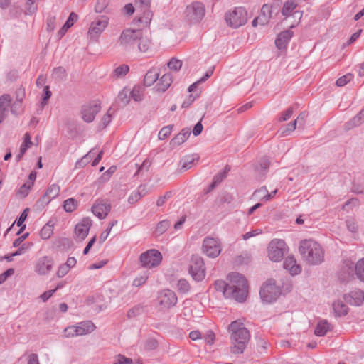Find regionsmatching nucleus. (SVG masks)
<instances>
[{
	"mask_svg": "<svg viewBox=\"0 0 364 364\" xmlns=\"http://www.w3.org/2000/svg\"><path fill=\"white\" fill-rule=\"evenodd\" d=\"M78 205V202L73 198L65 200L63 203L64 210L67 213H71L74 211Z\"/></svg>",
	"mask_w": 364,
	"mask_h": 364,
	"instance_id": "4c0bfd02",
	"label": "nucleus"
},
{
	"mask_svg": "<svg viewBox=\"0 0 364 364\" xmlns=\"http://www.w3.org/2000/svg\"><path fill=\"white\" fill-rule=\"evenodd\" d=\"M225 18L230 26L236 28L247 22V11L243 7H237L232 11L227 12Z\"/></svg>",
	"mask_w": 364,
	"mask_h": 364,
	"instance_id": "1a4fd4ad",
	"label": "nucleus"
},
{
	"mask_svg": "<svg viewBox=\"0 0 364 364\" xmlns=\"http://www.w3.org/2000/svg\"><path fill=\"white\" fill-rule=\"evenodd\" d=\"M364 122V111L362 109L356 116L346 123V129H351Z\"/></svg>",
	"mask_w": 364,
	"mask_h": 364,
	"instance_id": "cd10ccee",
	"label": "nucleus"
},
{
	"mask_svg": "<svg viewBox=\"0 0 364 364\" xmlns=\"http://www.w3.org/2000/svg\"><path fill=\"white\" fill-rule=\"evenodd\" d=\"M50 221L46 223L40 231V236L43 240H47L50 237L53 233V225L50 224Z\"/></svg>",
	"mask_w": 364,
	"mask_h": 364,
	"instance_id": "c9c22d12",
	"label": "nucleus"
},
{
	"mask_svg": "<svg viewBox=\"0 0 364 364\" xmlns=\"http://www.w3.org/2000/svg\"><path fill=\"white\" fill-rule=\"evenodd\" d=\"M101 109V103L98 100H95L85 103L82 106L81 114L82 119L86 122H92L95 118V115Z\"/></svg>",
	"mask_w": 364,
	"mask_h": 364,
	"instance_id": "f8f14e48",
	"label": "nucleus"
},
{
	"mask_svg": "<svg viewBox=\"0 0 364 364\" xmlns=\"http://www.w3.org/2000/svg\"><path fill=\"white\" fill-rule=\"evenodd\" d=\"M46 78L44 76L41 75L36 80V85L38 88H43V91H49V86L45 85Z\"/></svg>",
	"mask_w": 364,
	"mask_h": 364,
	"instance_id": "680f3d73",
	"label": "nucleus"
},
{
	"mask_svg": "<svg viewBox=\"0 0 364 364\" xmlns=\"http://www.w3.org/2000/svg\"><path fill=\"white\" fill-rule=\"evenodd\" d=\"M109 18L108 16L101 15L97 16L91 22L87 32V37L92 41H97L100 35L104 32L109 25Z\"/></svg>",
	"mask_w": 364,
	"mask_h": 364,
	"instance_id": "423d86ee",
	"label": "nucleus"
},
{
	"mask_svg": "<svg viewBox=\"0 0 364 364\" xmlns=\"http://www.w3.org/2000/svg\"><path fill=\"white\" fill-rule=\"evenodd\" d=\"M344 301L351 305L360 306L364 301V292L360 289H355L343 296Z\"/></svg>",
	"mask_w": 364,
	"mask_h": 364,
	"instance_id": "dca6fc26",
	"label": "nucleus"
},
{
	"mask_svg": "<svg viewBox=\"0 0 364 364\" xmlns=\"http://www.w3.org/2000/svg\"><path fill=\"white\" fill-rule=\"evenodd\" d=\"M213 71L211 69L207 70L203 77H201L198 80L196 81L188 87L187 91L191 92L198 89L200 84L205 82L207 79L213 75Z\"/></svg>",
	"mask_w": 364,
	"mask_h": 364,
	"instance_id": "72a5a7b5",
	"label": "nucleus"
},
{
	"mask_svg": "<svg viewBox=\"0 0 364 364\" xmlns=\"http://www.w3.org/2000/svg\"><path fill=\"white\" fill-rule=\"evenodd\" d=\"M93 149L90 150L86 155L78 160L75 164V167L80 168L89 164L93 157Z\"/></svg>",
	"mask_w": 364,
	"mask_h": 364,
	"instance_id": "58836bf2",
	"label": "nucleus"
},
{
	"mask_svg": "<svg viewBox=\"0 0 364 364\" xmlns=\"http://www.w3.org/2000/svg\"><path fill=\"white\" fill-rule=\"evenodd\" d=\"M355 272L360 279L364 280V258L356 263Z\"/></svg>",
	"mask_w": 364,
	"mask_h": 364,
	"instance_id": "a18cd8bd",
	"label": "nucleus"
},
{
	"mask_svg": "<svg viewBox=\"0 0 364 364\" xmlns=\"http://www.w3.org/2000/svg\"><path fill=\"white\" fill-rule=\"evenodd\" d=\"M354 262L351 260H346L343 262V265L342 267V274L341 276V279L343 281H347L349 279L353 277L355 272Z\"/></svg>",
	"mask_w": 364,
	"mask_h": 364,
	"instance_id": "393cba45",
	"label": "nucleus"
},
{
	"mask_svg": "<svg viewBox=\"0 0 364 364\" xmlns=\"http://www.w3.org/2000/svg\"><path fill=\"white\" fill-rule=\"evenodd\" d=\"M200 96L199 94H196V95H193V94L189 95L187 99H186L182 103V108H188L189 107L191 104L194 102V100L197 98H198Z\"/></svg>",
	"mask_w": 364,
	"mask_h": 364,
	"instance_id": "052dcab7",
	"label": "nucleus"
},
{
	"mask_svg": "<svg viewBox=\"0 0 364 364\" xmlns=\"http://www.w3.org/2000/svg\"><path fill=\"white\" fill-rule=\"evenodd\" d=\"M228 329L231 331V352L235 354H242L247 347L250 338V334L242 323L232 321Z\"/></svg>",
	"mask_w": 364,
	"mask_h": 364,
	"instance_id": "f03ea898",
	"label": "nucleus"
},
{
	"mask_svg": "<svg viewBox=\"0 0 364 364\" xmlns=\"http://www.w3.org/2000/svg\"><path fill=\"white\" fill-rule=\"evenodd\" d=\"M47 30L53 31L57 26L56 18L55 16L49 15L46 20Z\"/></svg>",
	"mask_w": 364,
	"mask_h": 364,
	"instance_id": "864d4df0",
	"label": "nucleus"
},
{
	"mask_svg": "<svg viewBox=\"0 0 364 364\" xmlns=\"http://www.w3.org/2000/svg\"><path fill=\"white\" fill-rule=\"evenodd\" d=\"M138 50L141 53H151L153 44L151 39L147 36H144L143 31L141 32V37L139 38L137 42Z\"/></svg>",
	"mask_w": 364,
	"mask_h": 364,
	"instance_id": "b1692460",
	"label": "nucleus"
},
{
	"mask_svg": "<svg viewBox=\"0 0 364 364\" xmlns=\"http://www.w3.org/2000/svg\"><path fill=\"white\" fill-rule=\"evenodd\" d=\"M353 78V75L350 73H348L341 77H339L336 82V85L339 87H343L346 85L348 82H349Z\"/></svg>",
	"mask_w": 364,
	"mask_h": 364,
	"instance_id": "603ef678",
	"label": "nucleus"
},
{
	"mask_svg": "<svg viewBox=\"0 0 364 364\" xmlns=\"http://www.w3.org/2000/svg\"><path fill=\"white\" fill-rule=\"evenodd\" d=\"M159 77V73L156 68H151L147 71L144 76V83L145 86L152 85Z\"/></svg>",
	"mask_w": 364,
	"mask_h": 364,
	"instance_id": "c85d7f7f",
	"label": "nucleus"
},
{
	"mask_svg": "<svg viewBox=\"0 0 364 364\" xmlns=\"http://www.w3.org/2000/svg\"><path fill=\"white\" fill-rule=\"evenodd\" d=\"M173 125L170 124L166 127H164L159 132L158 136L161 140H164L166 139L171 133Z\"/></svg>",
	"mask_w": 364,
	"mask_h": 364,
	"instance_id": "09e8293b",
	"label": "nucleus"
},
{
	"mask_svg": "<svg viewBox=\"0 0 364 364\" xmlns=\"http://www.w3.org/2000/svg\"><path fill=\"white\" fill-rule=\"evenodd\" d=\"M26 7L27 14H32L33 13H34L37 9L36 0H27Z\"/></svg>",
	"mask_w": 364,
	"mask_h": 364,
	"instance_id": "bf43d9fd",
	"label": "nucleus"
},
{
	"mask_svg": "<svg viewBox=\"0 0 364 364\" xmlns=\"http://www.w3.org/2000/svg\"><path fill=\"white\" fill-rule=\"evenodd\" d=\"M32 186V183H26L23 185H22L18 191V194L21 196L23 198H25L28 194V191Z\"/></svg>",
	"mask_w": 364,
	"mask_h": 364,
	"instance_id": "6e6d98bb",
	"label": "nucleus"
},
{
	"mask_svg": "<svg viewBox=\"0 0 364 364\" xmlns=\"http://www.w3.org/2000/svg\"><path fill=\"white\" fill-rule=\"evenodd\" d=\"M283 267L293 276L299 274L301 271L300 265L296 264V260L292 255L285 258Z\"/></svg>",
	"mask_w": 364,
	"mask_h": 364,
	"instance_id": "4be33fe9",
	"label": "nucleus"
},
{
	"mask_svg": "<svg viewBox=\"0 0 364 364\" xmlns=\"http://www.w3.org/2000/svg\"><path fill=\"white\" fill-rule=\"evenodd\" d=\"M205 14V6L200 1H193L188 5L184 12V16L189 23L200 22Z\"/></svg>",
	"mask_w": 364,
	"mask_h": 364,
	"instance_id": "39448f33",
	"label": "nucleus"
},
{
	"mask_svg": "<svg viewBox=\"0 0 364 364\" xmlns=\"http://www.w3.org/2000/svg\"><path fill=\"white\" fill-rule=\"evenodd\" d=\"M184 136H182L179 133L176 134L170 141V145L172 147H176L185 142Z\"/></svg>",
	"mask_w": 364,
	"mask_h": 364,
	"instance_id": "13d9d810",
	"label": "nucleus"
},
{
	"mask_svg": "<svg viewBox=\"0 0 364 364\" xmlns=\"http://www.w3.org/2000/svg\"><path fill=\"white\" fill-rule=\"evenodd\" d=\"M272 16V7L268 4H264L261 9V14L258 16L259 25L264 26L267 24Z\"/></svg>",
	"mask_w": 364,
	"mask_h": 364,
	"instance_id": "bb28decb",
	"label": "nucleus"
},
{
	"mask_svg": "<svg viewBox=\"0 0 364 364\" xmlns=\"http://www.w3.org/2000/svg\"><path fill=\"white\" fill-rule=\"evenodd\" d=\"M142 198V195L139 191H134L129 197L128 202L130 204H134Z\"/></svg>",
	"mask_w": 364,
	"mask_h": 364,
	"instance_id": "e2e57ef3",
	"label": "nucleus"
},
{
	"mask_svg": "<svg viewBox=\"0 0 364 364\" xmlns=\"http://www.w3.org/2000/svg\"><path fill=\"white\" fill-rule=\"evenodd\" d=\"M132 98L135 102H140L144 98L143 92H119L117 96V101L122 104V106L127 105L130 99Z\"/></svg>",
	"mask_w": 364,
	"mask_h": 364,
	"instance_id": "6ab92c4d",
	"label": "nucleus"
},
{
	"mask_svg": "<svg viewBox=\"0 0 364 364\" xmlns=\"http://www.w3.org/2000/svg\"><path fill=\"white\" fill-rule=\"evenodd\" d=\"M182 61L172 58L167 63L168 68L173 71H178L182 67Z\"/></svg>",
	"mask_w": 364,
	"mask_h": 364,
	"instance_id": "49530a36",
	"label": "nucleus"
},
{
	"mask_svg": "<svg viewBox=\"0 0 364 364\" xmlns=\"http://www.w3.org/2000/svg\"><path fill=\"white\" fill-rule=\"evenodd\" d=\"M141 11H143L144 15L143 16L139 18L138 21L145 25L149 24L152 16L151 12L149 10V9H141Z\"/></svg>",
	"mask_w": 364,
	"mask_h": 364,
	"instance_id": "de8ad7c7",
	"label": "nucleus"
},
{
	"mask_svg": "<svg viewBox=\"0 0 364 364\" xmlns=\"http://www.w3.org/2000/svg\"><path fill=\"white\" fill-rule=\"evenodd\" d=\"M269 164L270 162L269 159L263 158L261 159L259 164L257 166L256 169L262 177L264 176L266 171H267L269 166Z\"/></svg>",
	"mask_w": 364,
	"mask_h": 364,
	"instance_id": "ea45409f",
	"label": "nucleus"
},
{
	"mask_svg": "<svg viewBox=\"0 0 364 364\" xmlns=\"http://www.w3.org/2000/svg\"><path fill=\"white\" fill-rule=\"evenodd\" d=\"M333 309L336 316H345L348 311L347 306L340 301H336L333 304Z\"/></svg>",
	"mask_w": 364,
	"mask_h": 364,
	"instance_id": "473e14b6",
	"label": "nucleus"
},
{
	"mask_svg": "<svg viewBox=\"0 0 364 364\" xmlns=\"http://www.w3.org/2000/svg\"><path fill=\"white\" fill-rule=\"evenodd\" d=\"M292 36L293 32L289 29L281 32L275 40L277 48L279 50L286 48Z\"/></svg>",
	"mask_w": 364,
	"mask_h": 364,
	"instance_id": "5701e85b",
	"label": "nucleus"
},
{
	"mask_svg": "<svg viewBox=\"0 0 364 364\" xmlns=\"http://www.w3.org/2000/svg\"><path fill=\"white\" fill-rule=\"evenodd\" d=\"M52 92H44L43 97L40 103L38 105V107L37 108L38 114H40L43 109L44 107L47 105L48 100L50 98Z\"/></svg>",
	"mask_w": 364,
	"mask_h": 364,
	"instance_id": "8fccbe9b",
	"label": "nucleus"
},
{
	"mask_svg": "<svg viewBox=\"0 0 364 364\" xmlns=\"http://www.w3.org/2000/svg\"><path fill=\"white\" fill-rule=\"evenodd\" d=\"M332 329L331 325L326 321H319L315 328L314 333L317 336H323L328 331Z\"/></svg>",
	"mask_w": 364,
	"mask_h": 364,
	"instance_id": "c756f323",
	"label": "nucleus"
},
{
	"mask_svg": "<svg viewBox=\"0 0 364 364\" xmlns=\"http://www.w3.org/2000/svg\"><path fill=\"white\" fill-rule=\"evenodd\" d=\"M111 205L109 203L97 202L92 207V211L95 215L99 218H105L110 211Z\"/></svg>",
	"mask_w": 364,
	"mask_h": 364,
	"instance_id": "412c9836",
	"label": "nucleus"
},
{
	"mask_svg": "<svg viewBox=\"0 0 364 364\" xmlns=\"http://www.w3.org/2000/svg\"><path fill=\"white\" fill-rule=\"evenodd\" d=\"M32 141L31 136L28 133H26L24 135V141L21 146L19 153L16 156V161H19L24 154L26 152L27 149L31 146Z\"/></svg>",
	"mask_w": 364,
	"mask_h": 364,
	"instance_id": "7c9ffc66",
	"label": "nucleus"
},
{
	"mask_svg": "<svg viewBox=\"0 0 364 364\" xmlns=\"http://www.w3.org/2000/svg\"><path fill=\"white\" fill-rule=\"evenodd\" d=\"M129 70V68L127 65L122 64L114 69L112 76L115 78L123 77L128 73Z\"/></svg>",
	"mask_w": 364,
	"mask_h": 364,
	"instance_id": "f704fd0d",
	"label": "nucleus"
},
{
	"mask_svg": "<svg viewBox=\"0 0 364 364\" xmlns=\"http://www.w3.org/2000/svg\"><path fill=\"white\" fill-rule=\"evenodd\" d=\"M53 263V259L50 257H40L36 263L35 271L40 275H46L52 270Z\"/></svg>",
	"mask_w": 364,
	"mask_h": 364,
	"instance_id": "2eb2a0df",
	"label": "nucleus"
},
{
	"mask_svg": "<svg viewBox=\"0 0 364 364\" xmlns=\"http://www.w3.org/2000/svg\"><path fill=\"white\" fill-rule=\"evenodd\" d=\"M14 273V269L12 268L8 269L4 273L0 274V284H3L6 279L13 275Z\"/></svg>",
	"mask_w": 364,
	"mask_h": 364,
	"instance_id": "69168bd1",
	"label": "nucleus"
},
{
	"mask_svg": "<svg viewBox=\"0 0 364 364\" xmlns=\"http://www.w3.org/2000/svg\"><path fill=\"white\" fill-rule=\"evenodd\" d=\"M204 262L201 257L193 255L191 257L189 267V273L196 281H202L205 275Z\"/></svg>",
	"mask_w": 364,
	"mask_h": 364,
	"instance_id": "9d476101",
	"label": "nucleus"
},
{
	"mask_svg": "<svg viewBox=\"0 0 364 364\" xmlns=\"http://www.w3.org/2000/svg\"><path fill=\"white\" fill-rule=\"evenodd\" d=\"M173 82V77L171 73H165L159 79L157 84L158 88L156 91H166Z\"/></svg>",
	"mask_w": 364,
	"mask_h": 364,
	"instance_id": "a878e982",
	"label": "nucleus"
},
{
	"mask_svg": "<svg viewBox=\"0 0 364 364\" xmlns=\"http://www.w3.org/2000/svg\"><path fill=\"white\" fill-rule=\"evenodd\" d=\"M69 270L70 269L68 268V267H66V265H65L64 264H61L58 267L56 275L58 277L61 278V277H64L65 275H66L67 273L69 272Z\"/></svg>",
	"mask_w": 364,
	"mask_h": 364,
	"instance_id": "338daca9",
	"label": "nucleus"
},
{
	"mask_svg": "<svg viewBox=\"0 0 364 364\" xmlns=\"http://www.w3.org/2000/svg\"><path fill=\"white\" fill-rule=\"evenodd\" d=\"M172 196V193L171 191H167L164 196H160L156 200V205L159 207L162 206L165 201L169 199Z\"/></svg>",
	"mask_w": 364,
	"mask_h": 364,
	"instance_id": "0e129e2a",
	"label": "nucleus"
},
{
	"mask_svg": "<svg viewBox=\"0 0 364 364\" xmlns=\"http://www.w3.org/2000/svg\"><path fill=\"white\" fill-rule=\"evenodd\" d=\"M190 288V284L186 279H181L178 280L177 284V289L178 292L186 294L189 291Z\"/></svg>",
	"mask_w": 364,
	"mask_h": 364,
	"instance_id": "c03bdc74",
	"label": "nucleus"
},
{
	"mask_svg": "<svg viewBox=\"0 0 364 364\" xmlns=\"http://www.w3.org/2000/svg\"><path fill=\"white\" fill-rule=\"evenodd\" d=\"M141 29L126 28L119 38V45L127 51L133 50L141 37Z\"/></svg>",
	"mask_w": 364,
	"mask_h": 364,
	"instance_id": "20e7f679",
	"label": "nucleus"
},
{
	"mask_svg": "<svg viewBox=\"0 0 364 364\" xmlns=\"http://www.w3.org/2000/svg\"><path fill=\"white\" fill-rule=\"evenodd\" d=\"M194 158L191 156H185L181 160V166L180 168L181 172H184L191 168L194 161Z\"/></svg>",
	"mask_w": 364,
	"mask_h": 364,
	"instance_id": "79ce46f5",
	"label": "nucleus"
},
{
	"mask_svg": "<svg viewBox=\"0 0 364 364\" xmlns=\"http://www.w3.org/2000/svg\"><path fill=\"white\" fill-rule=\"evenodd\" d=\"M66 337H73L75 336H81L78 331L77 326L68 327L64 331Z\"/></svg>",
	"mask_w": 364,
	"mask_h": 364,
	"instance_id": "4d7b16f0",
	"label": "nucleus"
},
{
	"mask_svg": "<svg viewBox=\"0 0 364 364\" xmlns=\"http://www.w3.org/2000/svg\"><path fill=\"white\" fill-rule=\"evenodd\" d=\"M92 225V220L89 218H85L75 226V232L76 235L81 240H84L88 235Z\"/></svg>",
	"mask_w": 364,
	"mask_h": 364,
	"instance_id": "a211bd4d",
	"label": "nucleus"
},
{
	"mask_svg": "<svg viewBox=\"0 0 364 364\" xmlns=\"http://www.w3.org/2000/svg\"><path fill=\"white\" fill-rule=\"evenodd\" d=\"M297 4L294 0L287 1L284 3L282 9V14L284 16H289L291 15V12L296 7Z\"/></svg>",
	"mask_w": 364,
	"mask_h": 364,
	"instance_id": "e433bc0d",
	"label": "nucleus"
},
{
	"mask_svg": "<svg viewBox=\"0 0 364 364\" xmlns=\"http://www.w3.org/2000/svg\"><path fill=\"white\" fill-rule=\"evenodd\" d=\"M108 5L107 0H97L95 6L96 13H102L105 11Z\"/></svg>",
	"mask_w": 364,
	"mask_h": 364,
	"instance_id": "5fc2aeb1",
	"label": "nucleus"
},
{
	"mask_svg": "<svg viewBox=\"0 0 364 364\" xmlns=\"http://www.w3.org/2000/svg\"><path fill=\"white\" fill-rule=\"evenodd\" d=\"M159 304L165 309L175 306L178 299L176 294L170 289L161 291L159 295Z\"/></svg>",
	"mask_w": 364,
	"mask_h": 364,
	"instance_id": "4468645a",
	"label": "nucleus"
},
{
	"mask_svg": "<svg viewBox=\"0 0 364 364\" xmlns=\"http://www.w3.org/2000/svg\"><path fill=\"white\" fill-rule=\"evenodd\" d=\"M139 259L143 267L151 268L161 263L162 255L159 250L151 249L142 253Z\"/></svg>",
	"mask_w": 364,
	"mask_h": 364,
	"instance_id": "ddd939ff",
	"label": "nucleus"
},
{
	"mask_svg": "<svg viewBox=\"0 0 364 364\" xmlns=\"http://www.w3.org/2000/svg\"><path fill=\"white\" fill-rule=\"evenodd\" d=\"M171 223L168 220H164L157 223L155 233L160 235L164 233L170 227Z\"/></svg>",
	"mask_w": 364,
	"mask_h": 364,
	"instance_id": "a19ab883",
	"label": "nucleus"
},
{
	"mask_svg": "<svg viewBox=\"0 0 364 364\" xmlns=\"http://www.w3.org/2000/svg\"><path fill=\"white\" fill-rule=\"evenodd\" d=\"M287 250L288 247L284 240L274 239L268 245V257L272 261L277 262L283 259Z\"/></svg>",
	"mask_w": 364,
	"mask_h": 364,
	"instance_id": "0eeeda50",
	"label": "nucleus"
},
{
	"mask_svg": "<svg viewBox=\"0 0 364 364\" xmlns=\"http://www.w3.org/2000/svg\"><path fill=\"white\" fill-rule=\"evenodd\" d=\"M60 193V187L57 184L50 185L44 195L38 200L41 205H47L50 201L57 197Z\"/></svg>",
	"mask_w": 364,
	"mask_h": 364,
	"instance_id": "f3484780",
	"label": "nucleus"
},
{
	"mask_svg": "<svg viewBox=\"0 0 364 364\" xmlns=\"http://www.w3.org/2000/svg\"><path fill=\"white\" fill-rule=\"evenodd\" d=\"M202 250L209 257H217L222 250L220 240L218 238L206 237L203 242Z\"/></svg>",
	"mask_w": 364,
	"mask_h": 364,
	"instance_id": "9b49d317",
	"label": "nucleus"
},
{
	"mask_svg": "<svg viewBox=\"0 0 364 364\" xmlns=\"http://www.w3.org/2000/svg\"><path fill=\"white\" fill-rule=\"evenodd\" d=\"M11 97L9 94H4L0 97V124L7 117L9 107L11 105Z\"/></svg>",
	"mask_w": 364,
	"mask_h": 364,
	"instance_id": "aec40b11",
	"label": "nucleus"
},
{
	"mask_svg": "<svg viewBox=\"0 0 364 364\" xmlns=\"http://www.w3.org/2000/svg\"><path fill=\"white\" fill-rule=\"evenodd\" d=\"M299 250L302 257L309 264L317 265L323 261L324 252L321 245L313 240L301 241Z\"/></svg>",
	"mask_w": 364,
	"mask_h": 364,
	"instance_id": "7ed1b4c3",
	"label": "nucleus"
},
{
	"mask_svg": "<svg viewBox=\"0 0 364 364\" xmlns=\"http://www.w3.org/2000/svg\"><path fill=\"white\" fill-rule=\"evenodd\" d=\"M229 283L223 280L215 282V288L222 291L226 298L234 299L238 302H244L248 294V284L246 278L238 272L230 273L228 276Z\"/></svg>",
	"mask_w": 364,
	"mask_h": 364,
	"instance_id": "f257e3e1",
	"label": "nucleus"
},
{
	"mask_svg": "<svg viewBox=\"0 0 364 364\" xmlns=\"http://www.w3.org/2000/svg\"><path fill=\"white\" fill-rule=\"evenodd\" d=\"M65 75V70L63 67H58L53 69L52 77L55 80H62Z\"/></svg>",
	"mask_w": 364,
	"mask_h": 364,
	"instance_id": "3c124183",
	"label": "nucleus"
},
{
	"mask_svg": "<svg viewBox=\"0 0 364 364\" xmlns=\"http://www.w3.org/2000/svg\"><path fill=\"white\" fill-rule=\"evenodd\" d=\"M95 328V324L91 321H86L79 323L77 326L80 335H86L92 333Z\"/></svg>",
	"mask_w": 364,
	"mask_h": 364,
	"instance_id": "2f4dec72",
	"label": "nucleus"
},
{
	"mask_svg": "<svg viewBox=\"0 0 364 364\" xmlns=\"http://www.w3.org/2000/svg\"><path fill=\"white\" fill-rule=\"evenodd\" d=\"M281 294L279 287L275 284L274 279H268L259 291V295L263 301L272 303L277 300Z\"/></svg>",
	"mask_w": 364,
	"mask_h": 364,
	"instance_id": "6e6552de",
	"label": "nucleus"
},
{
	"mask_svg": "<svg viewBox=\"0 0 364 364\" xmlns=\"http://www.w3.org/2000/svg\"><path fill=\"white\" fill-rule=\"evenodd\" d=\"M145 307L142 305H136L130 309L127 312L128 318H134L142 314L144 312Z\"/></svg>",
	"mask_w": 364,
	"mask_h": 364,
	"instance_id": "37998d69",
	"label": "nucleus"
},
{
	"mask_svg": "<svg viewBox=\"0 0 364 364\" xmlns=\"http://www.w3.org/2000/svg\"><path fill=\"white\" fill-rule=\"evenodd\" d=\"M132 360L119 354L117 355V362L114 364H132Z\"/></svg>",
	"mask_w": 364,
	"mask_h": 364,
	"instance_id": "774afa93",
	"label": "nucleus"
}]
</instances>
